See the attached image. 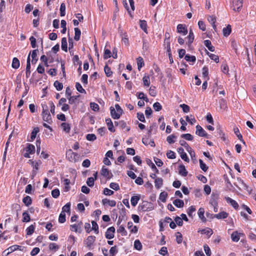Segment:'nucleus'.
<instances>
[{"label":"nucleus","mask_w":256,"mask_h":256,"mask_svg":"<svg viewBox=\"0 0 256 256\" xmlns=\"http://www.w3.org/2000/svg\"><path fill=\"white\" fill-rule=\"evenodd\" d=\"M42 116L43 120L50 124L52 120L48 106L46 104H42Z\"/></svg>","instance_id":"f257e3e1"},{"label":"nucleus","mask_w":256,"mask_h":256,"mask_svg":"<svg viewBox=\"0 0 256 256\" xmlns=\"http://www.w3.org/2000/svg\"><path fill=\"white\" fill-rule=\"evenodd\" d=\"M66 158L71 162H76L78 160V154L70 149L66 151Z\"/></svg>","instance_id":"f03ea898"},{"label":"nucleus","mask_w":256,"mask_h":256,"mask_svg":"<svg viewBox=\"0 0 256 256\" xmlns=\"http://www.w3.org/2000/svg\"><path fill=\"white\" fill-rule=\"evenodd\" d=\"M242 6V0H234L232 8L234 11L239 12Z\"/></svg>","instance_id":"7ed1b4c3"},{"label":"nucleus","mask_w":256,"mask_h":256,"mask_svg":"<svg viewBox=\"0 0 256 256\" xmlns=\"http://www.w3.org/2000/svg\"><path fill=\"white\" fill-rule=\"evenodd\" d=\"M115 228L114 226H111L108 228L106 232V238L107 239L110 240L114 238V234L115 232Z\"/></svg>","instance_id":"20e7f679"},{"label":"nucleus","mask_w":256,"mask_h":256,"mask_svg":"<svg viewBox=\"0 0 256 256\" xmlns=\"http://www.w3.org/2000/svg\"><path fill=\"white\" fill-rule=\"evenodd\" d=\"M196 133L200 136L208 138L207 133L200 125H197L196 126Z\"/></svg>","instance_id":"39448f33"},{"label":"nucleus","mask_w":256,"mask_h":256,"mask_svg":"<svg viewBox=\"0 0 256 256\" xmlns=\"http://www.w3.org/2000/svg\"><path fill=\"white\" fill-rule=\"evenodd\" d=\"M22 246L18 245H14L10 247H9L3 253L6 254V256H8L10 253L12 252H14L16 250H22L21 249Z\"/></svg>","instance_id":"423d86ee"},{"label":"nucleus","mask_w":256,"mask_h":256,"mask_svg":"<svg viewBox=\"0 0 256 256\" xmlns=\"http://www.w3.org/2000/svg\"><path fill=\"white\" fill-rule=\"evenodd\" d=\"M100 174L104 176L106 178L108 179H110L112 176V173L108 170L103 166L100 171Z\"/></svg>","instance_id":"0eeeda50"},{"label":"nucleus","mask_w":256,"mask_h":256,"mask_svg":"<svg viewBox=\"0 0 256 256\" xmlns=\"http://www.w3.org/2000/svg\"><path fill=\"white\" fill-rule=\"evenodd\" d=\"M177 32L178 33L182 34L184 36L186 35L188 33V30L186 26L182 24H178V25Z\"/></svg>","instance_id":"6e6552de"},{"label":"nucleus","mask_w":256,"mask_h":256,"mask_svg":"<svg viewBox=\"0 0 256 256\" xmlns=\"http://www.w3.org/2000/svg\"><path fill=\"white\" fill-rule=\"evenodd\" d=\"M224 199L228 204H230L235 210H238V202L228 196H225Z\"/></svg>","instance_id":"1a4fd4ad"},{"label":"nucleus","mask_w":256,"mask_h":256,"mask_svg":"<svg viewBox=\"0 0 256 256\" xmlns=\"http://www.w3.org/2000/svg\"><path fill=\"white\" fill-rule=\"evenodd\" d=\"M110 111L111 116L114 119H118L122 114L120 113L117 111L116 112L115 108L112 106L110 108Z\"/></svg>","instance_id":"9d476101"},{"label":"nucleus","mask_w":256,"mask_h":256,"mask_svg":"<svg viewBox=\"0 0 256 256\" xmlns=\"http://www.w3.org/2000/svg\"><path fill=\"white\" fill-rule=\"evenodd\" d=\"M218 196H219L217 194H212L210 200V203L212 206L218 205Z\"/></svg>","instance_id":"9b49d317"},{"label":"nucleus","mask_w":256,"mask_h":256,"mask_svg":"<svg viewBox=\"0 0 256 256\" xmlns=\"http://www.w3.org/2000/svg\"><path fill=\"white\" fill-rule=\"evenodd\" d=\"M238 184L234 183V186L237 187L240 190L242 189L246 190L248 188V186L245 184L243 180L240 179H238Z\"/></svg>","instance_id":"f8f14e48"},{"label":"nucleus","mask_w":256,"mask_h":256,"mask_svg":"<svg viewBox=\"0 0 256 256\" xmlns=\"http://www.w3.org/2000/svg\"><path fill=\"white\" fill-rule=\"evenodd\" d=\"M194 34L192 32V30H190L188 36L186 37V38L188 40V48H190L192 44V43L194 40Z\"/></svg>","instance_id":"ddd939ff"},{"label":"nucleus","mask_w":256,"mask_h":256,"mask_svg":"<svg viewBox=\"0 0 256 256\" xmlns=\"http://www.w3.org/2000/svg\"><path fill=\"white\" fill-rule=\"evenodd\" d=\"M102 204L104 205H108L112 207H114L116 205V202L114 200H110L107 198H104L102 200Z\"/></svg>","instance_id":"4468645a"},{"label":"nucleus","mask_w":256,"mask_h":256,"mask_svg":"<svg viewBox=\"0 0 256 256\" xmlns=\"http://www.w3.org/2000/svg\"><path fill=\"white\" fill-rule=\"evenodd\" d=\"M96 240L94 236H88L86 240V245L87 247H90Z\"/></svg>","instance_id":"2eb2a0df"},{"label":"nucleus","mask_w":256,"mask_h":256,"mask_svg":"<svg viewBox=\"0 0 256 256\" xmlns=\"http://www.w3.org/2000/svg\"><path fill=\"white\" fill-rule=\"evenodd\" d=\"M106 122L108 126V130L111 132H114L115 129L114 128L113 123L110 118H106Z\"/></svg>","instance_id":"dca6fc26"},{"label":"nucleus","mask_w":256,"mask_h":256,"mask_svg":"<svg viewBox=\"0 0 256 256\" xmlns=\"http://www.w3.org/2000/svg\"><path fill=\"white\" fill-rule=\"evenodd\" d=\"M38 52V49L34 50L32 51V64H35L37 61L38 60V58H37V54Z\"/></svg>","instance_id":"f3484780"},{"label":"nucleus","mask_w":256,"mask_h":256,"mask_svg":"<svg viewBox=\"0 0 256 256\" xmlns=\"http://www.w3.org/2000/svg\"><path fill=\"white\" fill-rule=\"evenodd\" d=\"M198 232H200L202 234H206L208 236H210L213 234V231L211 228H206L198 230Z\"/></svg>","instance_id":"a211bd4d"},{"label":"nucleus","mask_w":256,"mask_h":256,"mask_svg":"<svg viewBox=\"0 0 256 256\" xmlns=\"http://www.w3.org/2000/svg\"><path fill=\"white\" fill-rule=\"evenodd\" d=\"M240 233H238L237 231L233 232L231 234V238L233 242H238L240 238Z\"/></svg>","instance_id":"6ab92c4d"},{"label":"nucleus","mask_w":256,"mask_h":256,"mask_svg":"<svg viewBox=\"0 0 256 256\" xmlns=\"http://www.w3.org/2000/svg\"><path fill=\"white\" fill-rule=\"evenodd\" d=\"M140 199V195L132 196L130 199V202H131L132 205L133 206H135L137 204Z\"/></svg>","instance_id":"aec40b11"},{"label":"nucleus","mask_w":256,"mask_h":256,"mask_svg":"<svg viewBox=\"0 0 256 256\" xmlns=\"http://www.w3.org/2000/svg\"><path fill=\"white\" fill-rule=\"evenodd\" d=\"M234 134L236 135L238 139L244 144H246L245 142L242 139V135L240 134L239 130L238 128H234Z\"/></svg>","instance_id":"412c9836"},{"label":"nucleus","mask_w":256,"mask_h":256,"mask_svg":"<svg viewBox=\"0 0 256 256\" xmlns=\"http://www.w3.org/2000/svg\"><path fill=\"white\" fill-rule=\"evenodd\" d=\"M178 173L183 176H186L188 174V172L184 165L181 164L180 166Z\"/></svg>","instance_id":"4be33fe9"},{"label":"nucleus","mask_w":256,"mask_h":256,"mask_svg":"<svg viewBox=\"0 0 256 256\" xmlns=\"http://www.w3.org/2000/svg\"><path fill=\"white\" fill-rule=\"evenodd\" d=\"M204 43L205 46L207 47L210 52L214 51V47L212 45L211 42L210 40H205Z\"/></svg>","instance_id":"5701e85b"},{"label":"nucleus","mask_w":256,"mask_h":256,"mask_svg":"<svg viewBox=\"0 0 256 256\" xmlns=\"http://www.w3.org/2000/svg\"><path fill=\"white\" fill-rule=\"evenodd\" d=\"M40 130L38 127L34 128L32 131L31 132L30 134V139L31 140L30 141L32 142L33 141L35 138H36L37 134L39 132Z\"/></svg>","instance_id":"b1692460"},{"label":"nucleus","mask_w":256,"mask_h":256,"mask_svg":"<svg viewBox=\"0 0 256 256\" xmlns=\"http://www.w3.org/2000/svg\"><path fill=\"white\" fill-rule=\"evenodd\" d=\"M231 26L228 24L226 28H224L222 30L223 34L225 36H229L231 32Z\"/></svg>","instance_id":"393cba45"},{"label":"nucleus","mask_w":256,"mask_h":256,"mask_svg":"<svg viewBox=\"0 0 256 256\" xmlns=\"http://www.w3.org/2000/svg\"><path fill=\"white\" fill-rule=\"evenodd\" d=\"M228 216V214L225 212H222L214 215V217L218 219L225 218H226Z\"/></svg>","instance_id":"a878e982"},{"label":"nucleus","mask_w":256,"mask_h":256,"mask_svg":"<svg viewBox=\"0 0 256 256\" xmlns=\"http://www.w3.org/2000/svg\"><path fill=\"white\" fill-rule=\"evenodd\" d=\"M155 186L156 188L159 189L160 188L163 184V180L162 178H156L154 181Z\"/></svg>","instance_id":"bb28decb"},{"label":"nucleus","mask_w":256,"mask_h":256,"mask_svg":"<svg viewBox=\"0 0 256 256\" xmlns=\"http://www.w3.org/2000/svg\"><path fill=\"white\" fill-rule=\"evenodd\" d=\"M26 152L30 153V154H34L35 152V146L30 144H28L26 148Z\"/></svg>","instance_id":"cd10ccee"},{"label":"nucleus","mask_w":256,"mask_h":256,"mask_svg":"<svg viewBox=\"0 0 256 256\" xmlns=\"http://www.w3.org/2000/svg\"><path fill=\"white\" fill-rule=\"evenodd\" d=\"M173 204L177 208H182L184 206V202L182 200L176 199L173 202Z\"/></svg>","instance_id":"c85d7f7f"},{"label":"nucleus","mask_w":256,"mask_h":256,"mask_svg":"<svg viewBox=\"0 0 256 256\" xmlns=\"http://www.w3.org/2000/svg\"><path fill=\"white\" fill-rule=\"evenodd\" d=\"M204 208H200L198 210V215L199 218L203 221L206 222V218L204 216Z\"/></svg>","instance_id":"c756f323"},{"label":"nucleus","mask_w":256,"mask_h":256,"mask_svg":"<svg viewBox=\"0 0 256 256\" xmlns=\"http://www.w3.org/2000/svg\"><path fill=\"white\" fill-rule=\"evenodd\" d=\"M67 45L66 38H62V49L66 52L68 51Z\"/></svg>","instance_id":"7c9ffc66"},{"label":"nucleus","mask_w":256,"mask_h":256,"mask_svg":"<svg viewBox=\"0 0 256 256\" xmlns=\"http://www.w3.org/2000/svg\"><path fill=\"white\" fill-rule=\"evenodd\" d=\"M22 202L26 206H29L32 204V198L30 196H26L22 199Z\"/></svg>","instance_id":"2f4dec72"},{"label":"nucleus","mask_w":256,"mask_h":256,"mask_svg":"<svg viewBox=\"0 0 256 256\" xmlns=\"http://www.w3.org/2000/svg\"><path fill=\"white\" fill-rule=\"evenodd\" d=\"M12 68L17 69L20 66V61L16 58H14L12 60Z\"/></svg>","instance_id":"473e14b6"},{"label":"nucleus","mask_w":256,"mask_h":256,"mask_svg":"<svg viewBox=\"0 0 256 256\" xmlns=\"http://www.w3.org/2000/svg\"><path fill=\"white\" fill-rule=\"evenodd\" d=\"M74 32H75V35H74V39L76 41H78L80 40V34H81V32H80V30L78 28H74Z\"/></svg>","instance_id":"72a5a7b5"},{"label":"nucleus","mask_w":256,"mask_h":256,"mask_svg":"<svg viewBox=\"0 0 256 256\" xmlns=\"http://www.w3.org/2000/svg\"><path fill=\"white\" fill-rule=\"evenodd\" d=\"M137 64L138 69L140 70L141 68L144 66V62L143 58L142 57H138L137 58Z\"/></svg>","instance_id":"f704fd0d"},{"label":"nucleus","mask_w":256,"mask_h":256,"mask_svg":"<svg viewBox=\"0 0 256 256\" xmlns=\"http://www.w3.org/2000/svg\"><path fill=\"white\" fill-rule=\"evenodd\" d=\"M159 254L163 256H168L167 248L166 246L162 247L159 251Z\"/></svg>","instance_id":"c9c22d12"},{"label":"nucleus","mask_w":256,"mask_h":256,"mask_svg":"<svg viewBox=\"0 0 256 256\" xmlns=\"http://www.w3.org/2000/svg\"><path fill=\"white\" fill-rule=\"evenodd\" d=\"M167 196H168L167 192H162L160 194L159 199L162 202H164L166 201V198H167Z\"/></svg>","instance_id":"e433bc0d"},{"label":"nucleus","mask_w":256,"mask_h":256,"mask_svg":"<svg viewBox=\"0 0 256 256\" xmlns=\"http://www.w3.org/2000/svg\"><path fill=\"white\" fill-rule=\"evenodd\" d=\"M117 232L118 233L121 234L122 235L124 236L127 235V232L124 226H119L117 230Z\"/></svg>","instance_id":"4c0bfd02"},{"label":"nucleus","mask_w":256,"mask_h":256,"mask_svg":"<svg viewBox=\"0 0 256 256\" xmlns=\"http://www.w3.org/2000/svg\"><path fill=\"white\" fill-rule=\"evenodd\" d=\"M140 28L144 32H146V22L144 20H140Z\"/></svg>","instance_id":"58836bf2"},{"label":"nucleus","mask_w":256,"mask_h":256,"mask_svg":"<svg viewBox=\"0 0 256 256\" xmlns=\"http://www.w3.org/2000/svg\"><path fill=\"white\" fill-rule=\"evenodd\" d=\"M76 90L82 94H86V90L82 88V85L78 82H76Z\"/></svg>","instance_id":"ea45409f"},{"label":"nucleus","mask_w":256,"mask_h":256,"mask_svg":"<svg viewBox=\"0 0 256 256\" xmlns=\"http://www.w3.org/2000/svg\"><path fill=\"white\" fill-rule=\"evenodd\" d=\"M64 184L65 185L64 188V190L65 192H68L70 190V186H69L70 184V180L68 178H65L64 180Z\"/></svg>","instance_id":"a19ab883"},{"label":"nucleus","mask_w":256,"mask_h":256,"mask_svg":"<svg viewBox=\"0 0 256 256\" xmlns=\"http://www.w3.org/2000/svg\"><path fill=\"white\" fill-rule=\"evenodd\" d=\"M147 164L151 167L152 169L155 171L156 173L158 174V170L154 164L150 160H147Z\"/></svg>","instance_id":"79ce46f5"},{"label":"nucleus","mask_w":256,"mask_h":256,"mask_svg":"<svg viewBox=\"0 0 256 256\" xmlns=\"http://www.w3.org/2000/svg\"><path fill=\"white\" fill-rule=\"evenodd\" d=\"M54 87L58 90H61L63 88V84L62 82H59L58 80L54 82Z\"/></svg>","instance_id":"37998d69"},{"label":"nucleus","mask_w":256,"mask_h":256,"mask_svg":"<svg viewBox=\"0 0 256 256\" xmlns=\"http://www.w3.org/2000/svg\"><path fill=\"white\" fill-rule=\"evenodd\" d=\"M226 182V188L230 191L234 192L235 190L232 184H231V182H230L228 178H226L225 180Z\"/></svg>","instance_id":"c03bdc74"},{"label":"nucleus","mask_w":256,"mask_h":256,"mask_svg":"<svg viewBox=\"0 0 256 256\" xmlns=\"http://www.w3.org/2000/svg\"><path fill=\"white\" fill-rule=\"evenodd\" d=\"M200 166V168L204 172H206L208 170V166L203 162L201 160H199Z\"/></svg>","instance_id":"a18cd8bd"},{"label":"nucleus","mask_w":256,"mask_h":256,"mask_svg":"<svg viewBox=\"0 0 256 256\" xmlns=\"http://www.w3.org/2000/svg\"><path fill=\"white\" fill-rule=\"evenodd\" d=\"M176 136L175 135L171 134L167 137L166 140L170 144H173L175 142L174 139H176Z\"/></svg>","instance_id":"49530a36"},{"label":"nucleus","mask_w":256,"mask_h":256,"mask_svg":"<svg viewBox=\"0 0 256 256\" xmlns=\"http://www.w3.org/2000/svg\"><path fill=\"white\" fill-rule=\"evenodd\" d=\"M60 10V16H64L66 14V12H65L66 5H65L64 3L62 2L61 4Z\"/></svg>","instance_id":"de8ad7c7"},{"label":"nucleus","mask_w":256,"mask_h":256,"mask_svg":"<svg viewBox=\"0 0 256 256\" xmlns=\"http://www.w3.org/2000/svg\"><path fill=\"white\" fill-rule=\"evenodd\" d=\"M104 72H105V74H106V76L108 77L112 75V72L110 68H109L107 65H106L104 66Z\"/></svg>","instance_id":"09e8293b"},{"label":"nucleus","mask_w":256,"mask_h":256,"mask_svg":"<svg viewBox=\"0 0 256 256\" xmlns=\"http://www.w3.org/2000/svg\"><path fill=\"white\" fill-rule=\"evenodd\" d=\"M184 59L187 62H195L196 60V57L194 56H190V55H188V54H186V55L185 56Z\"/></svg>","instance_id":"8fccbe9b"},{"label":"nucleus","mask_w":256,"mask_h":256,"mask_svg":"<svg viewBox=\"0 0 256 256\" xmlns=\"http://www.w3.org/2000/svg\"><path fill=\"white\" fill-rule=\"evenodd\" d=\"M92 229L94 230L96 234H98V226L97 224V223L94 221L92 220Z\"/></svg>","instance_id":"3c124183"},{"label":"nucleus","mask_w":256,"mask_h":256,"mask_svg":"<svg viewBox=\"0 0 256 256\" xmlns=\"http://www.w3.org/2000/svg\"><path fill=\"white\" fill-rule=\"evenodd\" d=\"M90 106L92 110L94 112H98L100 109L99 106L94 102L90 103Z\"/></svg>","instance_id":"603ef678"},{"label":"nucleus","mask_w":256,"mask_h":256,"mask_svg":"<svg viewBox=\"0 0 256 256\" xmlns=\"http://www.w3.org/2000/svg\"><path fill=\"white\" fill-rule=\"evenodd\" d=\"M61 126L64 132L67 133L69 132L70 130V126L69 124L64 122L62 124Z\"/></svg>","instance_id":"864d4df0"},{"label":"nucleus","mask_w":256,"mask_h":256,"mask_svg":"<svg viewBox=\"0 0 256 256\" xmlns=\"http://www.w3.org/2000/svg\"><path fill=\"white\" fill-rule=\"evenodd\" d=\"M134 247L136 250H140L142 248V244L139 240H136L134 242Z\"/></svg>","instance_id":"5fc2aeb1"},{"label":"nucleus","mask_w":256,"mask_h":256,"mask_svg":"<svg viewBox=\"0 0 256 256\" xmlns=\"http://www.w3.org/2000/svg\"><path fill=\"white\" fill-rule=\"evenodd\" d=\"M22 217V220L23 222H28L30 220V216L26 212H23Z\"/></svg>","instance_id":"6e6d98bb"},{"label":"nucleus","mask_w":256,"mask_h":256,"mask_svg":"<svg viewBox=\"0 0 256 256\" xmlns=\"http://www.w3.org/2000/svg\"><path fill=\"white\" fill-rule=\"evenodd\" d=\"M86 184L90 187L93 186L94 184V178L93 177L88 178L86 180Z\"/></svg>","instance_id":"4d7b16f0"},{"label":"nucleus","mask_w":256,"mask_h":256,"mask_svg":"<svg viewBox=\"0 0 256 256\" xmlns=\"http://www.w3.org/2000/svg\"><path fill=\"white\" fill-rule=\"evenodd\" d=\"M61 27L62 28V30L61 32L62 34H65L66 31V22L65 20H61Z\"/></svg>","instance_id":"13d9d810"},{"label":"nucleus","mask_w":256,"mask_h":256,"mask_svg":"<svg viewBox=\"0 0 256 256\" xmlns=\"http://www.w3.org/2000/svg\"><path fill=\"white\" fill-rule=\"evenodd\" d=\"M118 252L116 246H112L110 250V256H114Z\"/></svg>","instance_id":"bf43d9fd"},{"label":"nucleus","mask_w":256,"mask_h":256,"mask_svg":"<svg viewBox=\"0 0 256 256\" xmlns=\"http://www.w3.org/2000/svg\"><path fill=\"white\" fill-rule=\"evenodd\" d=\"M66 220V214L65 213L62 212L59 216L58 222L60 223H64Z\"/></svg>","instance_id":"052dcab7"},{"label":"nucleus","mask_w":256,"mask_h":256,"mask_svg":"<svg viewBox=\"0 0 256 256\" xmlns=\"http://www.w3.org/2000/svg\"><path fill=\"white\" fill-rule=\"evenodd\" d=\"M153 108L156 111L158 112L162 110V106L160 102H156L153 104Z\"/></svg>","instance_id":"680f3d73"},{"label":"nucleus","mask_w":256,"mask_h":256,"mask_svg":"<svg viewBox=\"0 0 256 256\" xmlns=\"http://www.w3.org/2000/svg\"><path fill=\"white\" fill-rule=\"evenodd\" d=\"M196 211L194 206H190L188 210L187 213L190 217H192V213Z\"/></svg>","instance_id":"e2e57ef3"},{"label":"nucleus","mask_w":256,"mask_h":256,"mask_svg":"<svg viewBox=\"0 0 256 256\" xmlns=\"http://www.w3.org/2000/svg\"><path fill=\"white\" fill-rule=\"evenodd\" d=\"M34 230V226L32 224L26 228V234L28 235H31L33 234Z\"/></svg>","instance_id":"0e129e2a"},{"label":"nucleus","mask_w":256,"mask_h":256,"mask_svg":"<svg viewBox=\"0 0 256 256\" xmlns=\"http://www.w3.org/2000/svg\"><path fill=\"white\" fill-rule=\"evenodd\" d=\"M111 52L108 49H105L104 54V58L106 60L111 57Z\"/></svg>","instance_id":"69168bd1"},{"label":"nucleus","mask_w":256,"mask_h":256,"mask_svg":"<svg viewBox=\"0 0 256 256\" xmlns=\"http://www.w3.org/2000/svg\"><path fill=\"white\" fill-rule=\"evenodd\" d=\"M176 242L178 244L182 243V236L180 232H177L176 234Z\"/></svg>","instance_id":"338daca9"},{"label":"nucleus","mask_w":256,"mask_h":256,"mask_svg":"<svg viewBox=\"0 0 256 256\" xmlns=\"http://www.w3.org/2000/svg\"><path fill=\"white\" fill-rule=\"evenodd\" d=\"M166 156L170 159H174L176 158L175 153L170 150L168 151Z\"/></svg>","instance_id":"774afa93"}]
</instances>
